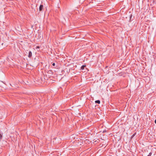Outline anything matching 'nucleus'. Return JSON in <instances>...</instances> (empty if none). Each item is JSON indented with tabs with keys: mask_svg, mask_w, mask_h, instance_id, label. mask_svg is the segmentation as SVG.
Wrapping results in <instances>:
<instances>
[{
	"mask_svg": "<svg viewBox=\"0 0 156 156\" xmlns=\"http://www.w3.org/2000/svg\"><path fill=\"white\" fill-rule=\"evenodd\" d=\"M4 145H6L5 144L7 143L6 142V141H4Z\"/></svg>",
	"mask_w": 156,
	"mask_h": 156,
	"instance_id": "0eeeda50",
	"label": "nucleus"
},
{
	"mask_svg": "<svg viewBox=\"0 0 156 156\" xmlns=\"http://www.w3.org/2000/svg\"><path fill=\"white\" fill-rule=\"evenodd\" d=\"M0 136H1V137H2V136L1 134Z\"/></svg>",
	"mask_w": 156,
	"mask_h": 156,
	"instance_id": "f8f14e48",
	"label": "nucleus"
},
{
	"mask_svg": "<svg viewBox=\"0 0 156 156\" xmlns=\"http://www.w3.org/2000/svg\"><path fill=\"white\" fill-rule=\"evenodd\" d=\"M43 6L42 5H41L40 6L39 8L40 11H41L42 10L43 8Z\"/></svg>",
	"mask_w": 156,
	"mask_h": 156,
	"instance_id": "f03ea898",
	"label": "nucleus"
},
{
	"mask_svg": "<svg viewBox=\"0 0 156 156\" xmlns=\"http://www.w3.org/2000/svg\"><path fill=\"white\" fill-rule=\"evenodd\" d=\"M136 133H135L134 134H133L131 138H133L135 135H136Z\"/></svg>",
	"mask_w": 156,
	"mask_h": 156,
	"instance_id": "39448f33",
	"label": "nucleus"
},
{
	"mask_svg": "<svg viewBox=\"0 0 156 156\" xmlns=\"http://www.w3.org/2000/svg\"><path fill=\"white\" fill-rule=\"evenodd\" d=\"M106 130H104V131H103V133L106 132Z\"/></svg>",
	"mask_w": 156,
	"mask_h": 156,
	"instance_id": "1a4fd4ad",
	"label": "nucleus"
},
{
	"mask_svg": "<svg viewBox=\"0 0 156 156\" xmlns=\"http://www.w3.org/2000/svg\"><path fill=\"white\" fill-rule=\"evenodd\" d=\"M32 56V52H31V51H30L29 52L28 57L29 58H31V57Z\"/></svg>",
	"mask_w": 156,
	"mask_h": 156,
	"instance_id": "f257e3e1",
	"label": "nucleus"
},
{
	"mask_svg": "<svg viewBox=\"0 0 156 156\" xmlns=\"http://www.w3.org/2000/svg\"><path fill=\"white\" fill-rule=\"evenodd\" d=\"M39 48H40V47H39V46H37V47L36 48V49Z\"/></svg>",
	"mask_w": 156,
	"mask_h": 156,
	"instance_id": "9d476101",
	"label": "nucleus"
},
{
	"mask_svg": "<svg viewBox=\"0 0 156 156\" xmlns=\"http://www.w3.org/2000/svg\"><path fill=\"white\" fill-rule=\"evenodd\" d=\"M86 66L85 65H83L81 67V69H84V68Z\"/></svg>",
	"mask_w": 156,
	"mask_h": 156,
	"instance_id": "20e7f679",
	"label": "nucleus"
},
{
	"mask_svg": "<svg viewBox=\"0 0 156 156\" xmlns=\"http://www.w3.org/2000/svg\"><path fill=\"white\" fill-rule=\"evenodd\" d=\"M3 43H2V45H3Z\"/></svg>",
	"mask_w": 156,
	"mask_h": 156,
	"instance_id": "ddd939ff",
	"label": "nucleus"
},
{
	"mask_svg": "<svg viewBox=\"0 0 156 156\" xmlns=\"http://www.w3.org/2000/svg\"><path fill=\"white\" fill-rule=\"evenodd\" d=\"M152 154V153L150 152L149 154L147 155V156H151V155Z\"/></svg>",
	"mask_w": 156,
	"mask_h": 156,
	"instance_id": "423d86ee",
	"label": "nucleus"
},
{
	"mask_svg": "<svg viewBox=\"0 0 156 156\" xmlns=\"http://www.w3.org/2000/svg\"><path fill=\"white\" fill-rule=\"evenodd\" d=\"M96 103L99 104L100 103V101L99 100H97L95 101Z\"/></svg>",
	"mask_w": 156,
	"mask_h": 156,
	"instance_id": "7ed1b4c3",
	"label": "nucleus"
},
{
	"mask_svg": "<svg viewBox=\"0 0 156 156\" xmlns=\"http://www.w3.org/2000/svg\"><path fill=\"white\" fill-rule=\"evenodd\" d=\"M52 65L53 66H54L55 65V63H53L52 64Z\"/></svg>",
	"mask_w": 156,
	"mask_h": 156,
	"instance_id": "6e6552de",
	"label": "nucleus"
},
{
	"mask_svg": "<svg viewBox=\"0 0 156 156\" xmlns=\"http://www.w3.org/2000/svg\"><path fill=\"white\" fill-rule=\"evenodd\" d=\"M155 123L156 124V119L155 120Z\"/></svg>",
	"mask_w": 156,
	"mask_h": 156,
	"instance_id": "9b49d317",
	"label": "nucleus"
}]
</instances>
